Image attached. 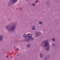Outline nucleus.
<instances>
[{"label": "nucleus", "mask_w": 60, "mask_h": 60, "mask_svg": "<svg viewBox=\"0 0 60 60\" xmlns=\"http://www.w3.org/2000/svg\"><path fill=\"white\" fill-rule=\"evenodd\" d=\"M3 38V36H1L0 37V41H2V38Z\"/></svg>", "instance_id": "obj_4"}, {"label": "nucleus", "mask_w": 60, "mask_h": 60, "mask_svg": "<svg viewBox=\"0 0 60 60\" xmlns=\"http://www.w3.org/2000/svg\"><path fill=\"white\" fill-rule=\"evenodd\" d=\"M38 33H35V35H38Z\"/></svg>", "instance_id": "obj_10"}, {"label": "nucleus", "mask_w": 60, "mask_h": 60, "mask_svg": "<svg viewBox=\"0 0 60 60\" xmlns=\"http://www.w3.org/2000/svg\"><path fill=\"white\" fill-rule=\"evenodd\" d=\"M49 50V48H47L46 49V50Z\"/></svg>", "instance_id": "obj_12"}, {"label": "nucleus", "mask_w": 60, "mask_h": 60, "mask_svg": "<svg viewBox=\"0 0 60 60\" xmlns=\"http://www.w3.org/2000/svg\"><path fill=\"white\" fill-rule=\"evenodd\" d=\"M26 34H25L24 35H23V37H24V38H26Z\"/></svg>", "instance_id": "obj_5"}, {"label": "nucleus", "mask_w": 60, "mask_h": 60, "mask_svg": "<svg viewBox=\"0 0 60 60\" xmlns=\"http://www.w3.org/2000/svg\"><path fill=\"white\" fill-rule=\"evenodd\" d=\"M27 39L26 40L27 41L30 40H31V41H33L34 39L32 37V35L30 34H28V37L26 38L25 39Z\"/></svg>", "instance_id": "obj_1"}, {"label": "nucleus", "mask_w": 60, "mask_h": 60, "mask_svg": "<svg viewBox=\"0 0 60 60\" xmlns=\"http://www.w3.org/2000/svg\"><path fill=\"white\" fill-rule=\"evenodd\" d=\"M52 40L53 41H55V39L54 38H53L52 39Z\"/></svg>", "instance_id": "obj_11"}, {"label": "nucleus", "mask_w": 60, "mask_h": 60, "mask_svg": "<svg viewBox=\"0 0 60 60\" xmlns=\"http://www.w3.org/2000/svg\"><path fill=\"white\" fill-rule=\"evenodd\" d=\"M35 29V27L34 26H33L32 28V30H34Z\"/></svg>", "instance_id": "obj_6"}, {"label": "nucleus", "mask_w": 60, "mask_h": 60, "mask_svg": "<svg viewBox=\"0 0 60 60\" xmlns=\"http://www.w3.org/2000/svg\"><path fill=\"white\" fill-rule=\"evenodd\" d=\"M40 57H42V56L41 55V54H40Z\"/></svg>", "instance_id": "obj_9"}, {"label": "nucleus", "mask_w": 60, "mask_h": 60, "mask_svg": "<svg viewBox=\"0 0 60 60\" xmlns=\"http://www.w3.org/2000/svg\"><path fill=\"white\" fill-rule=\"evenodd\" d=\"M17 50H19V49H18V48H17Z\"/></svg>", "instance_id": "obj_17"}, {"label": "nucleus", "mask_w": 60, "mask_h": 60, "mask_svg": "<svg viewBox=\"0 0 60 60\" xmlns=\"http://www.w3.org/2000/svg\"><path fill=\"white\" fill-rule=\"evenodd\" d=\"M18 1V0H12V2L13 3L14 2V4L16 2H17V1Z\"/></svg>", "instance_id": "obj_3"}, {"label": "nucleus", "mask_w": 60, "mask_h": 60, "mask_svg": "<svg viewBox=\"0 0 60 60\" xmlns=\"http://www.w3.org/2000/svg\"><path fill=\"white\" fill-rule=\"evenodd\" d=\"M14 29V27H13L11 28V30H13Z\"/></svg>", "instance_id": "obj_7"}, {"label": "nucleus", "mask_w": 60, "mask_h": 60, "mask_svg": "<svg viewBox=\"0 0 60 60\" xmlns=\"http://www.w3.org/2000/svg\"><path fill=\"white\" fill-rule=\"evenodd\" d=\"M55 45V44H52L53 46V45Z\"/></svg>", "instance_id": "obj_18"}, {"label": "nucleus", "mask_w": 60, "mask_h": 60, "mask_svg": "<svg viewBox=\"0 0 60 60\" xmlns=\"http://www.w3.org/2000/svg\"><path fill=\"white\" fill-rule=\"evenodd\" d=\"M39 23L40 24H42V22H39Z\"/></svg>", "instance_id": "obj_13"}, {"label": "nucleus", "mask_w": 60, "mask_h": 60, "mask_svg": "<svg viewBox=\"0 0 60 60\" xmlns=\"http://www.w3.org/2000/svg\"><path fill=\"white\" fill-rule=\"evenodd\" d=\"M6 57H7V58H8V56H6Z\"/></svg>", "instance_id": "obj_16"}, {"label": "nucleus", "mask_w": 60, "mask_h": 60, "mask_svg": "<svg viewBox=\"0 0 60 60\" xmlns=\"http://www.w3.org/2000/svg\"><path fill=\"white\" fill-rule=\"evenodd\" d=\"M27 47L28 48V47H30V45H29V44L28 45H27Z\"/></svg>", "instance_id": "obj_8"}, {"label": "nucleus", "mask_w": 60, "mask_h": 60, "mask_svg": "<svg viewBox=\"0 0 60 60\" xmlns=\"http://www.w3.org/2000/svg\"><path fill=\"white\" fill-rule=\"evenodd\" d=\"M45 47H48V46H49V44L48 41H46V42L45 43Z\"/></svg>", "instance_id": "obj_2"}, {"label": "nucleus", "mask_w": 60, "mask_h": 60, "mask_svg": "<svg viewBox=\"0 0 60 60\" xmlns=\"http://www.w3.org/2000/svg\"><path fill=\"white\" fill-rule=\"evenodd\" d=\"M35 5V4H32V5L33 6H34V5Z\"/></svg>", "instance_id": "obj_15"}, {"label": "nucleus", "mask_w": 60, "mask_h": 60, "mask_svg": "<svg viewBox=\"0 0 60 60\" xmlns=\"http://www.w3.org/2000/svg\"><path fill=\"white\" fill-rule=\"evenodd\" d=\"M38 2V0H37L35 2V3H37V2Z\"/></svg>", "instance_id": "obj_14"}, {"label": "nucleus", "mask_w": 60, "mask_h": 60, "mask_svg": "<svg viewBox=\"0 0 60 60\" xmlns=\"http://www.w3.org/2000/svg\"><path fill=\"white\" fill-rule=\"evenodd\" d=\"M28 0H26L27 1H28Z\"/></svg>", "instance_id": "obj_19"}]
</instances>
